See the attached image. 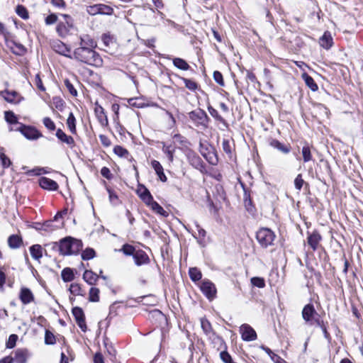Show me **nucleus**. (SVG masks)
I'll use <instances>...</instances> for the list:
<instances>
[{"instance_id":"nucleus-1","label":"nucleus","mask_w":363,"mask_h":363,"mask_svg":"<svg viewBox=\"0 0 363 363\" xmlns=\"http://www.w3.org/2000/svg\"><path fill=\"white\" fill-rule=\"evenodd\" d=\"M85 45L93 47L94 42L89 39L88 43H86L84 38H81V46L75 50L74 52V57L90 65L102 66L103 60L99 55L92 49L85 47Z\"/></svg>"},{"instance_id":"nucleus-2","label":"nucleus","mask_w":363,"mask_h":363,"mask_svg":"<svg viewBox=\"0 0 363 363\" xmlns=\"http://www.w3.org/2000/svg\"><path fill=\"white\" fill-rule=\"evenodd\" d=\"M82 247L81 240L71 237L65 238L59 243L60 253L62 255H71L78 253Z\"/></svg>"},{"instance_id":"nucleus-3","label":"nucleus","mask_w":363,"mask_h":363,"mask_svg":"<svg viewBox=\"0 0 363 363\" xmlns=\"http://www.w3.org/2000/svg\"><path fill=\"white\" fill-rule=\"evenodd\" d=\"M275 237L274 233L267 228L259 229L256 235L258 242L263 247H267L273 245Z\"/></svg>"},{"instance_id":"nucleus-4","label":"nucleus","mask_w":363,"mask_h":363,"mask_svg":"<svg viewBox=\"0 0 363 363\" xmlns=\"http://www.w3.org/2000/svg\"><path fill=\"white\" fill-rule=\"evenodd\" d=\"M19 131L26 138L30 140H35L43 137L42 133L35 127L20 123V126L16 129Z\"/></svg>"},{"instance_id":"nucleus-5","label":"nucleus","mask_w":363,"mask_h":363,"mask_svg":"<svg viewBox=\"0 0 363 363\" xmlns=\"http://www.w3.org/2000/svg\"><path fill=\"white\" fill-rule=\"evenodd\" d=\"M61 16L64 18V22L59 23L56 30L60 36L65 37L74 26L73 19L67 14H62Z\"/></svg>"},{"instance_id":"nucleus-6","label":"nucleus","mask_w":363,"mask_h":363,"mask_svg":"<svg viewBox=\"0 0 363 363\" xmlns=\"http://www.w3.org/2000/svg\"><path fill=\"white\" fill-rule=\"evenodd\" d=\"M86 12L91 16L97 14L111 15L113 9L109 6L99 4L87 6Z\"/></svg>"},{"instance_id":"nucleus-7","label":"nucleus","mask_w":363,"mask_h":363,"mask_svg":"<svg viewBox=\"0 0 363 363\" xmlns=\"http://www.w3.org/2000/svg\"><path fill=\"white\" fill-rule=\"evenodd\" d=\"M200 289L209 300H213L216 296V288L214 284L208 280H203L200 286Z\"/></svg>"},{"instance_id":"nucleus-8","label":"nucleus","mask_w":363,"mask_h":363,"mask_svg":"<svg viewBox=\"0 0 363 363\" xmlns=\"http://www.w3.org/2000/svg\"><path fill=\"white\" fill-rule=\"evenodd\" d=\"M0 95L8 103L13 104H18L24 99L19 93L15 91L4 90L1 91Z\"/></svg>"},{"instance_id":"nucleus-9","label":"nucleus","mask_w":363,"mask_h":363,"mask_svg":"<svg viewBox=\"0 0 363 363\" xmlns=\"http://www.w3.org/2000/svg\"><path fill=\"white\" fill-rule=\"evenodd\" d=\"M242 339L245 341H253L257 339L255 330L247 324H243L240 328Z\"/></svg>"},{"instance_id":"nucleus-10","label":"nucleus","mask_w":363,"mask_h":363,"mask_svg":"<svg viewBox=\"0 0 363 363\" xmlns=\"http://www.w3.org/2000/svg\"><path fill=\"white\" fill-rule=\"evenodd\" d=\"M189 118L196 124L205 125L207 122L208 116L203 110L196 109L189 113Z\"/></svg>"},{"instance_id":"nucleus-11","label":"nucleus","mask_w":363,"mask_h":363,"mask_svg":"<svg viewBox=\"0 0 363 363\" xmlns=\"http://www.w3.org/2000/svg\"><path fill=\"white\" fill-rule=\"evenodd\" d=\"M94 113L99 123L102 127H106L108 125L107 116L104 108L96 102L94 104Z\"/></svg>"},{"instance_id":"nucleus-12","label":"nucleus","mask_w":363,"mask_h":363,"mask_svg":"<svg viewBox=\"0 0 363 363\" xmlns=\"http://www.w3.org/2000/svg\"><path fill=\"white\" fill-rule=\"evenodd\" d=\"M72 315H74L79 327L82 329V331L85 332L86 330V325L85 323L84 314L82 309L79 307H74L72 309Z\"/></svg>"},{"instance_id":"nucleus-13","label":"nucleus","mask_w":363,"mask_h":363,"mask_svg":"<svg viewBox=\"0 0 363 363\" xmlns=\"http://www.w3.org/2000/svg\"><path fill=\"white\" fill-rule=\"evenodd\" d=\"M30 357L29 351L27 349L19 348L13 352V362L15 363H27Z\"/></svg>"},{"instance_id":"nucleus-14","label":"nucleus","mask_w":363,"mask_h":363,"mask_svg":"<svg viewBox=\"0 0 363 363\" xmlns=\"http://www.w3.org/2000/svg\"><path fill=\"white\" fill-rule=\"evenodd\" d=\"M317 313L311 304H307L304 306L302 311V317L304 320L312 324V321L315 320Z\"/></svg>"},{"instance_id":"nucleus-15","label":"nucleus","mask_w":363,"mask_h":363,"mask_svg":"<svg viewBox=\"0 0 363 363\" xmlns=\"http://www.w3.org/2000/svg\"><path fill=\"white\" fill-rule=\"evenodd\" d=\"M39 185L41 188L48 191H56L58 189L57 182L50 178L43 177L39 179Z\"/></svg>"},{"instance_id":"nucleus-16","label":"nucleus","mask_w":363,"mask_h":363,"mask_svg":"<svg viewBox=\"0 0 363 363\" xmlns=\"http://www.w3.org/2000/svg\"><path fill=\"white\" fill-rule=\"evenodd\" d=\"M19 298L23 304L26 305L34 301V295L29 289L22 287L19 293Z\"/></svg>"},{"instance_id":"nucleus-17","label":"nucleus","mask_w":363,"mask_h":363,"mask_svg":"<svg viewBox=\"0 0 363 363\" xmlns=\"http://www.w3.org/2000/svg\"><path fill=\"white\" fill-rule=\"evenodd\" d=\"M52 48L57 52L66 57H70L71 50L65 43L61 41L54 42L52 44Z\"/></svg>"},{"instance_id":"nucleus-18","label":"nucleus","mask_w":363,"mask_h":363,"mask_svg":"<svg viewBox=\"0 0 363 363\" xmlns=\"http://www.w3.org/2000/svg\"><path fill=\"white\" fill-rule=\"evenodd\" d=\"M133 258L135 264L138 266L147 264L150 261L148 255L143 250H136L134 253Z\"/></svg>"},{"instance_id":"nucleus-19","label":"nucleus","mask_w":363,"mask_h":363,"mask_svg":"<svg viewBox=\"0 0 363 363\" xmlns=\"http://www.w3.org/2000/svg\"><path fill=\"white\" fill-rule=\"evenodd\" d=\"M137 194L146 205L153 199L149 190L144 186H138Z\"/></svg>"},{"instance_id":"nucleus-20","label":"nucleus","mask_w":363,"mask_h":363,"mask_svg":"<svg viewBox=\"0 0 363 363\" xmlns=\"http://www.w3.org/2000/svg\"><path fill=\"white\" fill-rule=\"evenodd\" d=\"M56 137L62 143H66L69 147L74 145V140L72 136L67 135L61 129H57L56 131Z\"/></svg>"},{"instance_id":"nucleus-21","label":"nucleus","mask_w":363,"mask_h":363,"mask_svg":"<svg viewBox=\"0 0 363 363\" xmlns=\"http://www.w3.org/2000/svg\"><path fill=\"white\" fill-rule=\"evenodd\" d=\"M319 43L323 48L326 50L330 49L333 44V37L330 33L328 31L325 32L323 36L320 38Z\"/></svg>"},{"instance_id":"nucleus-22","label":"nucleus","mask_w":363,"mask_h":363,"mask_svg":"<svg viewBox=\"0 0 363 363\" xmlns=\"http://www.w3.org/2000/svg\"><path fill=\"white\" fill-rule=\"evenodd\" d=\"M151 166L155 171V173L158 176L159 179L164 182L167 181V177L164 173V169L161 164L157 160H152Z\"/></svg>"},{"instance_id":"nucleus-23","label":"nucleus","mask_w":363,"mask_h":363,"mask_svg":"<svg viewBox=\"0 0 363 363\" xmlns=\"http://www.w3.org/2000/svg\"><path fill=\"white\" fill-rule=\"evenodd\" d=\"M147 206H149L152 211L159 215L164 217L168 216L167 212L164 211V208L157 202L155 201L153 199L147 204Z\"/></svg>"},{"instance_id":"nucleus-24","label":"nucleus","mask_w":363,"mask_h":363,"mask_svg":"<svg viewBox=\"0 0 363 363\" xmlns=\"http://www.w3.org/2000/svg\"><path fill=\"white\" fill-rule=\"evenodd\" d=\"M99 276L91 270H86L83 274V279L89 285H94L98 281Z\"/></svg>"},{"instance_id":"nucleus-25","label":"nucleus","mask_w":363,"mask_h":363,"mask_svg":"<svg viewBox=\"0 0 363 363\" xmlns=\"http://www.w3.org/2000/svg\"><path fill=\"white\" fill-rule=\"evenodd\" d=\"M22 242V238L17 235H12L8 238V245L12 249L20 247Z\"/></svg>"},{"instance_id":"nucleus-26","label":"nucleus","mask_w":363,"mask_h":363,"mask_svg":"<svg viewBox=\"0 0 363 363\" xmlns=\"http://www.w3.org/2000/svg\"><path fill=\"white\" fill-rule=\"evenodd\" d=\"M320 240V235L317 233H313L308 236V243L313 250H315L318 247V245Z\"/></svg>"},{"instance_id":"nucleus-27","label":"nucleus","mask_w":363,"mask_h":363,"mask_svg":"<svg viewBox=\"0 0 363 363\" xmlns=\"http://www.w3.org/2000/svg\"><path fill=\"white\" fill-rule=\"evenodd\" d=\"M32 257L39 260L43 257V248L40 245H34L30 247Z\"/></svg>"},{"instance_id":"nucleus-28","label":"nucleus","mask_w":363,"mask_h":363,"mask_svg":"<svg viewBox=\"0 0 363 363\" xmlns=\"http://www.w3.org/2000/svg\"><path fill=\"white\" fill-rule=\"evenodd\" d=\"M188 159L190 164L196 169H200L203 167L201 158L194 153H189Z\"/></svg>"},{"instance_id":"nucleus-29","label":"nucleus","mask_w":363,"mask_h":363,"mask_svg":"<svg viewBox=\"0 0 363 363\" xmlns=\"http://www.w3.org/2000/svg\"><path fill=\"white\" fill-rule=\"evenodd\" d=\"M66 124L67 125V128L72 134H75L77 133L76 118L72 113H70L69 114Z\"/></svg>"},{"instance_id":"nucleus-30","label":"nucleus","mask_w":363,"mask_h":363,"mask_svg":"<svg viewBox=\"0 0 363 363\" xmlns=\"http://www.w3.org/2000/svg\"><path fill=\"white\" fill-rule=\"evenodd\" d=\"M270 146H272L274 148H276L279 150V151L284 152V153H289L290 151V148L287 146H285L282 143H281L277 140H272L269 143Z\"/></svg>"},{"instance_id":"nucleus-31","label":"nucleus","mask_w":363,"mask_h":363,"mask_svg":"<svg viewBox=\"0 0 363 363\" xmlns=\"http://www.w3.org/2000/svg\"><path fill=\"white\" fill-rule=\"evenodd\" d=\"M113 152L120 157L128 158L130 156L129 152L125 147L121 145H116L113 147Z\"/></svg>"},{"instance_id":"nucleus-32","label":"nucleus","mask_w":363,"mask_h":363,"mask_svg":"<svg viewBox=\"0 0 363 363\" xmlns=\"http://www.w3.org/2000/svg\"><path fill=\"white\" fill-rule=\"evenodd\" d=\"M51 108H55L62 111L65 108V101L62 98L59 96H55L52 98Z\"/></svg>"},{"instance_id":"nucleus-33","label":"nucleus","mask_w":363,"mask_h":363,"mask_svg":"<svg viewBox=\"0 0 363 363\" xmlns=\"http://www.w3.org/2000/svg\"><path fill=\"white\" fill-rule=\"evenodd\" d=\"M62 279L64 281L68 282L74 279V275L73 271L70 268H65L62 271Z\"/></svg>"},{"instance_id":"nucleus-34","label":"nucleus","mask_w":363,"mask_h":363,"mask_svg":"<svg viewBox=\"0 0 363 363\" xmlns=\"http://www.w3.org/2000/svg\"><path fill=\"white\" fill-rule=\"evenodd\" d=\"M173 64L178 69L182 70H187L189 68L188 63L183 59L177 57L173 60Z\"/></svg>"},{"instance_id":"nucleus-35","label":"nucleus","mask_w":363,"mask_h":363,"mask_svg":"<svg viewBox=\"0 0 363 363\" xmlns=\"http://www.w3.org/2000/svg\"><path fill=\"white\" fill-rule=\"evenodd\" d=\"M4 119L9 124L18 123L17 116L11 111H6L4 112Z\"/></svg>"},{"instance_id":"nucleus-36","label":"nucleus","mask_w":363,"mask_h":363,"mask_svg":"<svg viewBox=\"0 0 363 363\" xmlns=\"http://www.w3.org/2000/svg\"><path fill=\"white\" fill-rule=\"evenodd\" d=\"M303 79H304L306 85L312 90V91H316L318 89V85L314 82L313 79L308 75L307 74H303L302 75Z\"/></svg>"},{"instance_id":"nucleus-37","label":"nucleus","mask_w":363,"mask_h":363,"mask_svg":"<svg viewBox=\"0 0 363 363\" xmlns=\"http://www.w3.org/2000/svg\"><path fill=\"white\" fill-rule=\"evenodd\" d=\"M100 291L98 288L91 287L89 292V300L91 302H98L99 301Z\"/></svg>"},{"instance_id":"nucleus-38","label":"nucleus","mask_w":363,"mask_h":363,"mask_svg":"<svg viewBox=\"0 0 363 363\" xmlns=\"http://www.w3.org/2000/svg\"><path fill=\"white\" fill-rule=\"evenodd\" d=\"M189 274L191 279L194 281L200 280L202 277L201 271L196 267L190 268Z\"/></svg>"},{"instance_id":"nucleus-39","label":"nucleus","mask_w":363,"mask_h":363,"mask_svg":"<svg viewBox=\"0 0 363 363\" xmlns=\"http://www.w3.org/2000/svg\"><path fill=\"white\" fill-rule=\"evenodd\" d=\"M69 291L74 296H83L84 291L82 289L80 285L77 283H73L69 286Z\"/></svg>"},{"instance_id":"nucleus-40","label":"nucleus","mask_w":363,"mask_h":363,"mask_svg":"<svg viewBox=\"0 0 363 363\" xmlns=\"http://www.w3.org/2000/svg\"><path fill=\"white\" fill-rule=\"evenodd\" d=\"M0 160L1 165L4 168H8L11 164V162L9 157L4 154L3 148L0 147Z\"/></svg>"},{"instance_id":"nucleus-41","label":"nucleus","mask_w":363,"mask_h":363,"mask_svg":"<svg viewBox=\"0 0 363 363\" xmlns=\"http://www.w3.org/2000/svg\"><path fill=\"white\" fill-rule=\"evenodd\" d=\"M16 13L23 19L28 18V13L26 7L22 5H18L16 9Z\"/></svg>"},{"instance_id":"nucleus-42","label":"nucleus","mask_w":363,"mask_h":363,"mask_svg":"<svg viewBox=\"0 0 363 363\" xmlns=\"http://www.w3.org/2000/svg\"><path fill=\"white\" fill-rule=\"evenodd\" d=\"M43 123L45 127L50 131H53L56 128L54 121L49 117H45L43 119Z\"/></svg>"},{"instance_id":"nucleus-43","label":"nucleus","mask_w":363,"mask_h":363,"mask_svg":"<svg viewBox=\"0 0 363 363\" xmlns=\"http://www.w3.org/2000/svg\"><path fill=\"white\" fill-rule=\"evenodd\" d=\"M251 284L254 286H257L258 288H264L265 286L264 279L262 277H252L250 280Z\"/></svg>"},{"instance_id":"nucleus-44","label":"nucleus","mask_w":363,"mask_h":363,"mask_svg":"<svg viewBox=\"0 0 363 363\" xmlns=\"http://www.w3.org/2000/svg\"><path fill=\"white\" fill-rule=\"evenodd\" d=\"M95 251L92 248H86L82 253V258L84 260H89L94 258Z\"/></svg>"},{"instance_id":"nucleus-45","label":"nucleus","mask_w":363,"mask_h":363,"mask_svg":"<svg viewBox=\"0 0 363 363\" xmlns=\"http://www.w3.org/2000/svg\"><path fill=\"white\" fill-rule=\"evenodd\" d=\"M302 155L305 162H309L312 160V155L308 146H304L302 148Z\"/></svg>"},{"instance_id":"nucleus-46","label":"nucleus","mask_w":363,"mask_h":363,"mask_svg":"<svg viewBox=\"0 0 363 363\" xmlns=\"http://www.w3.org/2000/svg\"><path fill=\"white\" fill-rule=\"evenodd\" d=\"M185 86L191 91H195L198 88V84L193 80L189 79L183 78Z\"/></svg>"},{"instance_id":"nucleus-47","label":"nucleus","mask_w":363,"mask_h":363,"mask_svg":"<svg viewBox=\"0 0 363 363\" xmlns=\"http://www.w3.org/2000/svg\"><path fill=\"white\" fill-rule=\"evenodd\" d=\"M45 344L47 345H53L55 343V335L52 334V333H51L50 331L49 330H46L45 331Z\"/></svg>"},{"instance_id":"nucleus-48","label":"nucleus","mask_w":363,"mask_h":363,"mask_svg":"<svg viewBox=\"0 0 363 363\" xmlns=\"http://www.w3.org/2000/svg\"><path fill=\"white\" fill-rule=\"evenodd\" d=\"M17 340L18 336L16 335H11L6 343V347L9 349L13 348L16 345Z\"/></svg>"},{"instance_id":"nucleus-49","label":"nucleus","mask_w":363,"mask_h":363,"mask_svg":"<svg viewBox=\"0 0 363 363\" xmlns=\"http://www.w3.org/2000/svg\"><path fill=\"white\" fill-rule=\"evenodd\" d=\"M58 228V226L53 225L52 221H47L42 226V230L48 232L55 230Z\"/></svg>"},{"instance_id":"nucleus-50","label":"nucleus","mask_w":363,"mask_h":363,"mask_svg":"<svg viewBox=\"0 0 363 363\" xmlns=\"http://www.w3.org/2000/svg\"><path fill=\"white\" fill-rule=\"evenodd\" d=\"M108 192L109 201L113 205H117L119 203L118 197L115 192L107 189Z\"/></svg>"},{"instance_id":"nucleus-51","label":"nucleus","mask_w":363,"mask_h":363,"mask_svg":"<svg viewBox=\"0 0 363 363\" xmlns=\"http://www.w3.org/2000/svg\"><path fill=\"white\" fill-rule=\"evenodd\" d=\"M123 251V252L126 255H134V253L135 252V248L132 246V245H124L123 246V248L121 250Z\"/></svg>"},{"instance_id":"nucleus-52","label":"nucleus","mask_w":363,"mask_h":363,"mask_svg":"<svg viewBox=\"0 0 363 363\" xmlns=\"http://www.w3.org/2000/svg\"><path fill=\"white\" fill-rule=\"evenodd\" d=\"M220 357L224 363H230L233 361L231 356L226 351L221 352Z\"/></svg>"},{"instance_id":"nucleus-53","label":"nucleus","mask_w":363,"mask_h":363,"mask_svg":"<svg viewBox=\"0 0 363 363\" xmlns=\"http://www.w3.org/2000/svg\"><path fill=\"white\" fill-rule=\"evenodd\" d=\"M213 79L214 80L220 85H224V81L223 78L222 74L218 71H215L213 72Z\"/></svg>"},{"instance_id":"nucleus-54","label":"nucleus","mask_w":363,"mask_h":363,"mask_svg":"<svg viewBox=\"0 0 363 363\" xmlns=\"http://www.w3.org/2000/svg\"><path fill=\"white\" fill-rule=\"evenodd\" d=\"M46 173V171L43 168H35L31 170H29L26 172V174L28 176L30 175H40L42 174Z\"/></svg>"},{"instance_id":"nucleus-55","label":"nucleus","mask_w":363,"mask_h":363,"mask_svg":"<svg viewBox=\"0 0 363 363\" xmlns=\"http://www.w3.org/2000/svg\"><path fill=\"white\" fill-rule=\"evenodd\" d=\"M65 84L67 89V90L69 91V92L72 95V96H77V90L74 89V86L70 83V82L67 79H66L65 81Z\"/></svg>"},{"instance_id":"nucleus-56","label":"nucleus","mask_w":363,"mask_h":363,"mask_svg":"<svg viewBox=\"0 0 363 363\" xmlns=\"http://www.w3.org/2000/svg\"><path fill=\"white\" fill-rule=\"evenodd\" d=\"M163 152L167 155L170 162L173 161L174 157H173V150L169 147L164 145L162 147Z\"/></svg>"},{"instance_id":"nucleus-57","label":"nucleus","mask_w":363,"mask_h":363,"mask_svg":"<svg viewBox=\"0 0 363 363\" xmlns=\"http://www.w3.org/2000/svg\"><path fill=\"white\" fill-rule=\"evenodd\" d=\"M303 179H302V177L301 174H298L295 180H294V185H295V187L298 189V190H301V189L302 188L303 186Z\"/></svg>"},{"instance_id":"nucleus-58","label":"nucleus","mask_w":363,"mask_h":363,"mask_svg":"<svg viewBox=\"0 0 363 363\" xmlns=\"http://www.w3.org/2000/svg\"><path fill=\"white\" fill-rule=\"evenodd\" d=\"M101 175L107 179H111L113 177L112 174L111 173L110 169L108 167H104L101 169Z\"/></svg>"},{"instance_id":"nucleus-59","label":"nucleus","mask_w":363,"mask_h":363,"mask_svg":"<svg viewBox=\"0 0 363 363\" xmlns=\"http://www.w3.org/2000/svg\"><path fill=\"white\" fill-rule=\"evenodd\" d=\"M99 139L100 142L104 147H109L111 145L110 139L104 135H100Z\"/></svg>"},{"instance_id":"nucleus-60","label":"nucleus","mask_w":363,"mask_h":363,"mask_svg":"<svg viewBox=\"0 0 363 363\" xmlns=\"http://www.w3.org/2000/svg\"><path fill=\"white\" fill-rule=\"evenodd\" d=\"M201 327H202L203 330L206 333H209L211 331V326L210 323L207 320L201 319Z\"/></svg>"},{"instance_id":"nucleus-61","label":"nucleus","mask_w":363,"mask_h":363,"mask_svg":"<svg viewBox=\"0 0 363 363\" xmlns=\"http://www.w3.org/2000/svg\"><path fill=\"white\" fill-rule=\"evenodd\" d=\"M35 83L36 86L41 91H45V88L43 84V82L39 76V74H36L35 78Z\"/></svg>"},{"instance_id":"nucleus-62","label":"nucleus","mask_w":363,"mask_h":363,"mask_svg":"<svg viewBox=\"0 0 363 363\" xmlns=\"http://www.w3.org/2000/svg\"><path fill=\"white\" fill-rule=\"evenodd\" d=\"M57 20V17L55 14H50L45 18V23L47 25H52L55 23Z\"/></svg>"},{"instance_id":"nucleus-63","label":"nucleus","mask_w":363,"mask_h":363,"mask_svg":"<svg viewBox=\"0 0 363 363\" xmlns=\"http://www.w3.org/2000/svg\"><path fill=\"white\" fill-rule=\"evenodd\" d=\"M211 115L216 118L218 121L223 122V118L218 114V111L214 108L209 109Z\"/></svg>"},{"instance_id":"nucleus-64","label":"nucleus","mask_w":363,"mask_h":363,"mask_svg":"<svg viewBox=\"0 0 363 363\" xmlns=\"http://www.w3.org/2000/svg\"><path fill=\"white\" fill-rule=\"evenodd\" d=\"M270 358L274 363H286V362L282 358H281L275 353L272 354Z\"/></svg>"}]
</instances>
